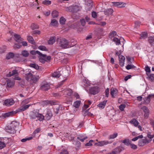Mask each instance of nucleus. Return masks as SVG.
Instances as JSON below:
<instances>
[{
	"label": "nucleus",
	"instance_id": "f257e3e1",
	"mask_svg": "<svg viewBox=\"0 0 154 154\" xmlns=\"http://www.w3.org/2000/svg\"><path fill=\"white\" fill-rule=\"evenodd\" d=\"M19 125V123L15 121H12L5 128L6 131L11 134H14L16 132V128Z\"/></svg>",
	"mask_w": 154,
	"mask_h": 154
},
{
	"label": "nucleus",
	"instance_id": "f03ea898",
	"mask_svg": "<svg viewBox=\"0 0 154 154\" xmlns=\"http://www.w3.org/2000/svg\"><path fill=\"white\" fill-rule=\"evenodd\" d=\"M58 45L63 48H67L69 41L65 38H58L57 40Z\"/></svg>",
	"mask_w": 154,
	"mask_h": 154
},
{
	"label": "nucleus",
	"instance_id": "7ed1b4c3",
	"mask_svg": "<svg viewBox=\"0 0 154 154\" xmlns=\"http://www.w3.org/2000/svg\"><path fill=\"white\" fill-rule=\"evenodd\" d=\"M31 118L33 119L37 118L40 121H42L44 119V116L42 114L39 113L36 111L34 110L31 116Z\"/></svg>",
	"mask_w": 154,
	"mask_h": 154
},
{
	"label": "nucleus",
	"instance_id": "20e7f679",
	"mask_svg": "<svg viewBox=\"0 0 154 154\" xmlns=\"http://www.w3.org/2000/svg\"><path fill=\"white\" fill-rule=\"evenodd\" d=\"M100 88L97 86L91 87L89 90V92L91 94L95 95L99 92Z\"/></svg>",
	"mask_w": 154,
	"mask_h": 154
},
{
	"label": "nucleus",
	"instance_id": "39448f33",
	"mask_svg": "<svg viewBox=\"0 0 154 154\" xmlns=\"http://www.w3.org/2000/svg\"><path fill=\"white\" fill-rule=\"evenodd\" d=\"M26 102V100L22 101L21 104V107L19 108L17 110H16V112L24 111L29 108L30 105V104L27 105L23 106Z\"/></svg>",
	"mask_w": 154,
	"mask_h": 154
},
{
	"label": "nucleus",
	"instance_id": "423d86ee",
	"mask_svg": "<svg viewBox=\"0 0 154 154\" xmlns=\"http://www.w3.org/2000/svg\"><path fill=\"white\" fill-rule=\"evenodd\" d=\"M49 84L47 82L42 83L40 87V89L42 91H47L50 88Z\"/></svg>",
	"mask_w": 154,
	"mask_h": 154
},
{
	"label": "nucleus",
	"instance_id": "0eeeda50",
	"mask_svg": "<svg viewBox=\"0 0 154 154\" xmlns=\"http://www.w3.org/2000/svg\"><path fill=\"white\" fill-rule=\"evenodd\" d=\"M15 103V101L12 98L8 99L5 100L4 102V104L5 106H9L13 105Z\"/></svg>",
	"mask_w": 154,
	"mask_h": 154
},
{
	"label": "nucleus",
	"instance_id": "6e6552de",
	"mask_svg": "<svg viewBox=\"0 0 154 154\" xmlns=\"http://www.w3.org/2000/svg\"><path fill=\"white\" fill-rule=\"evenodd\" d=\"M44 116V118L47 120H49L52 116V114L51 111L50 109H48L47 110L46 112L45 116Z\"/></svg>",
	"mask_w": 154,
	"mask_h": 154
},
{
	"label": "nucleus",
	"instance_id": "1a4fd4ad",
	"mask_svg": "<svg viewBox=\"0 0 154 154\" xmlns=\"http://www.w3.org/2000/svg\"><path fill=\"white\" fill-rule=\"evenodd\" d=\"M141 109L143 110L144 112V118L145 119H147L149 117V111L147 108L145 106H143L142 107Z\"/></svg>",
	"mask_w": 154,
	"mask_h": 154
},
{
	"label": "nucleus",
	"instance_id": "9d476101",
	"mask_svg": "<svg viewBox=\"0 0 154 154\" xmlns=\"http://www.w3.org/2000/svg\"><path fill=\"white\" fill-rule=\"evenodd\" d=\"M151 140H147L146 139H141L139 140L138 145L140 146H143L147 143H148L151 141Z\"/></svg>",
	"mask_w": 154,
	"mask_h": 154
},
{
	"label": "nucleus",
	"instance_id": "9b49d317",
	"mask_svg": "<svg viewBox=\"0 0 154 154\" xmlns=\"http://www.w3.org/2000/svg\"><path fill=\"white\" fill-rule=\"evenodd\" d=\"M111 143V142L107 140H103L98 142L96 143V144L98 146H102Z\"/></svg>",
	"mask_w": 154,
	"mask_h": 154
},
{
	"label": "nucleus",
	"instance_id": "f8f14e48",
	"mask_svg": "<svg viewBox=\"0 0 154 154\" xmlns=\"http://www.w3.org/2000/svg\"><path fill=\"white\" fill-rule=\"evenodd\" d=\"M115 6L119 8H123L125 7L126 4L121 2H112Z\"/></svg>",
	"mask_w": 154,
	"mask_h": 154
},
{
	"label": "nucleus",
	"instance_id": "ddd939ff",
	"mask_svg": "<svg viewBox=\"0 0 154 154\" xmlns=\"http://www.w3.org/2000/svg\"><path fill=\"white\" fill-rule=\"evenodd\" d=\"M81 9V7L77 5L71 6V12H76L79 11Z\"/></svg>",
	"mask_w": 154,
	"mask_h": 154
},
{
	"label": "nucleus",
	"instance_id": "4468645a",
	"mask_svg": "<svg viewBox=\"0 0 154 154\" xmlns=\"http://www.w3.org/2000/svg\"><path fill=\"white\" fill-rule=\"evenodd\" d=\"M14 40L17 42L21 43V42L22 41V39L20 35L16 34H14Z\"/></svg>",
	"mask_w": 154,
	"mask_h": 154
},
{
	"label": "nucleus",
	"instance_id": "2eb2a0df",
	"mask_svg": "<svg viewBox=\"0 0 154 154\" xmlns=\"http://www.w3.org/2000/svg\"><path fill=\"white\" fill-rule=\"evenodd\" d=\"M17 113L15 111H11L5 113H4L2 115V117L4 118L9 117L11 116H13L14 114Z\"/></svg>",
	"mask_w": 154,
	"mask_h": 154
},
{
	"label": "nucleus",
	"instance_id": "dca6fc26",
	"mask_svg": "<svg viewBox=\"0 0 154 154\" xmlns=\"http://www.w3.org/2000/svg\"><path fill=\"white\" fill-rule=\"evenodd\" d=\"M57 102L55 101L52 100H45L43 102L44 105H47L50 104L51 105H55L57 104Z\"/></svg>",
	"mask_w": 154,
	"mask_h": 154
},
{
	"label": "nucleus",
	"instance_id": "f3484780",
	"mask_svg": "<svg viewBox=\"0 0 154 154\" xmlns=\"http://www.w3.org/2000/svg\"><path fill=\"white\" fill-rule=\"evenodd\" d=\"M39 59L40 61L42 63H44L46 60L45 58V54H42L41 53V54H39Z\"/></svg>",
	"mask_w": 154,
	"mask_h": 154
},
{
	"label": "nucleus",
	"instance_id": "a211bd4d",
	"mask_svg": "<svg viewBox=\"0 0 154 154\" xmlns=\"http://www.w3.org/2000/svg\"><path fill=\"white\" fill-rule=\"evenodd\" d=\"M33 76L32 74L29 72L26 74V78L28 81H31Z\"/></svg>",
	"mask_w": 154,
	"mask_h": 154
},
{
	"label": "nucleus",
	"instance_id": "6ab92c4d",
	"mask_svg": "<svg viewBox=\"0 0 154 154\" xmlns=\"http://www.w3.org/2000/svg\"><path fill=\"white\" fill-rule=\"evenodd\" d=\"M118 91L116 88H112L111 90V94L113 97H115L118 93Z\"/></svg>",
	"mask_w": 154,
	"mask_h": 154
},
{
	"label": "nucleus",
	"instance_id": "aec40b11",
	"mask_svg": "<svg viewBox=\"0 0 154 154\" xmlns=\"http://www.w3.org/2000/svg\"><path fill=\"white\" fill-rule=\"evenodd\" d=\"M107 100H104L103 101L100 103L97 106L100 109H103L104 108L106 105V103Z\"/></svg>",
	"mask_w": 154,
	"mask_h": 154
},
{
	"label": "nucleus",
	"instance_id": "412c9836",
	"mask_svg": "<svg viewBox=\"0 0 154 154\" xmlns=\"http://www.w3.org/2000/svg\"><path fill=\"white\" fill-rule=\"evenodd\" d=\"M113 12V10L111 8L106 9L104 11L105 14L107 15L111 14Z\"/></svg>",
	"mask_w": 154,
	"mask_h": 154
},
{
	"label": "nucleus",
	"instance_id": "4be33fe9",
	"mask_svg": "<svg viewBox=\"0 0 154 154\" xmlns=\"http://www.w3.org/2000/svg\"><path fill=\"white\" fill-rule=\"evenodd\" d=\"M19 74L17 70V69H14L12 70V72H10L7 74V76L10 77L12 75L15 74L18 75Z\"/></svg>",
	"mask_w": 154,
	"mask_h": 154
},
{
	"label": "nucleus",
	"instance_id": "5701e85b",
	"mask_svg": "<svg viewBox=\"0 0 154 154\" xmlns=\"http://www.w3.org/2000/svg\"><path fill=\"white\" fill-rule=\"evenodd\" d=\"M7 86L8 87L10 88L13 86L14 83L12 81L8 79L7 80Z\"/></svg>",
	"mask_w": 154,
	"mask_h": 154
},
{
	"label": "nucleus",
	"instance_id": "b1692460",
	"mask_svg": "<svg viewBox=\"0 0 154 154\" xmlns=\"http://www.w3.org/2000/svg\"><path fill=\"white\" fill-rule=\"evenodd\" d=\"M55 37L54 36L51 37L50 39L48 41V43L50 45H52L55 42Z\"/></svg>",
	"mask_w": 154,
	"mask_h": 154
},
{
	"label": "nucleus",
	"instance_id": "393cba45",
	"mask_svg": "<svg viewBox=\"0 0 154 154\" xmlns=\"http://www.w3.org/2000/svg\"><path fill=\"white\" fill-rule=\"evenodd\" d=\"M129 122L130 123L133 124L135 127L137 126L139 124L138 121L135 119H132Z\"/></svg>",
	"mask_w": 154,
	"mask_h": 154
},
{
	"label": "nucleus",
	"instance_id": "a878e982",
	"mask_svg": "<svg viewBox=\"0 0 154 154\" xmlns=\"http://www.w3.org/2000/svg\"><path fill=\"white\" fill-rule=\"evenodd\" d=\"M60 75V72L59 71L55 72L54 73H53L51 75L53 77L55 78H59Z\"/></svg>",
	"mask_w": 154,
	"mask_h": 154
},
{
	"label": "nucleus",
	"instance_id": "bb28decb",
	"mask_svg": "<svg viewBox=\"0 0 154 154\" xmlns=\"http://www.w3.org/2000/svg\"><path fill=\"white\" fill-rule=\"evenodd\" d=\"M21 54L22 56L25 57H28L29 55V53L27 51L24 50L21 51Z\"/></svg>",
	"mask_w": 154,
	"mask_h": 154
},
{
	"label": "nucleus",
	"instance_id": "cd10ccee",
	"mask_svg": "<svg viewBox=\"0 0 154 154\" xmlns=\"http://www.w3.org/2000/svg\"><path fill=\"white\" fill-rule=\"evenodd\" d=\"M120 40V39H119L116 37L112 39V41L115 42L116 45H119L120 44L121 42Z\"/></svg>",
	"mask_w": 154,
	"mask_h": 154
},
{
	"label": "nucleus",
	"instance_id": "c85d7f7f",
	"mask_svg": "<svg viewBox=\"0 0 154 154\" xmlns=\"http://www.w3.org/2000/svg\"><path fill=\"white\" fill-rule=\"evenodd\" d=\"M148 41L151 45H154V36L149 37L148 38Z\"/></svg>",
	"mask_w": 154,
	"mask_h": 154
},
{
	"label": "nucleus",
	"instance_id": "c756f323",
	"mask_svg": "<svg viewBox=\"0 0 154 154\" xmlns=\"http://www.w3.org/2000/svg\"><path fill=\"white\" fill-rule=\"evenodd\" d=\"M27 40L28 42L31 44H34L35 43L33 38L31 36H28Z\"/></svg>",
	"mask_w": 154,
	"mask_h": 154
},
{
	"label": "nucleus",
	"instance_id": "7c9ffc66",
	"mask_svg": "<svg viewBox=\"0 0 154 154\" xmlns=\"http://www.w3.org/2000/svg\"><path fill=\"white\" fill-rule=\"evenodd\" d=\"M65 94H66L68 96H71L72 94V91L70 89H66L63 91Z\"/></svg>",
	"mask_w": 154,
	"mask_h": 154
},
{
	"label": "nucleus",
	"instance_id": "2f4dec72",
	"mask_svg": "<svg viewBox=\"0 0 154 154\" xmlns=\"http://www.w3.org/2000/svg\"><path fill=\"white\" fill-rule=\"evenodd\" d=\"M122 142L124 143L125 145L127 146H129L130 145L131 143V141L129 140V139H125L123 140Z\"/></svg>",
	"mask_w": 154,
	"mask_h": 154
},
{
	"label": "nucleus",
	"instance_id": "473e14b6",
	"mask_svg": "<svg viewBox=\"0 0 154 154\" xmlns=\"http://www.w3.org/2000/svg\"><path fill=\"white\" fill-rule=\"evenodd\" d=\"M73 40H71L69 42L68 48L72 47L75 46L76 44V42H74Z\"/></svg>",
	"mask_w": 154,
	"mask_h": 154
},
{
	"label": "nucleus",
	"instance_id": "72a5a7b5",
	"mask_svg": "<svg viewBox=\"0 0 154 154\" xmlns=\"http://www.w3.org/2000/svg\"><path fill=\"white\" fill-rule=\"evenodd\" d=\"M58 23L57 21L55 19H53L51 20V22L50 24V26H55Z\"/></svg>",
	"mask_w": 154,
	"mask_h": 154
},
{
	"label": "nucleus",
	"instance_id": "f704fd0d",
	"mask_svg": "<svg viewBox=\"0 0 154 154\" xmlns=\"http://www.w3.org/2000/svg\"><path fill=\"white\" fill-rule=\"evenodd\" d=\"M52 15L53 18L57 17L58 16V12L56 11H54L52 12Z\"/></svg>",
	"mask_w": 154,
	"mask_h": 154
},
{
	"label": "nucleus",
	"instance_id": "c9c22d12",
	"mask_svg": "<svg viewBox=\"0 0 154 154\" xmlns=\"http://www.w3.org/2000/svg\"><path fill=\"white\" fill-rule=\"evenodd\" d=\"M118 136L117 133H114L113 134L110 135L108 137L109 139H113L115 138Z\"/></svg>",
	"mask_w": 154,
	"mask_h": 154
},
{
	"label": "nucleus",
	"instance_id": "e433bc0d",
	"mask_svg": "<svg viewBox=\"0 0 154 154\" xmlns=\"http://www.w3.org/2000/svg\"><path fill=\"white\" fill-rule=\"evenodd\" d=\"M30 53L31 54L33 55H35L36 54H37L38 55L41 54V53L38 51L32 50L30 51Z\"/></svg>",
	"mask_w": 154,
	"mask_h": 154
},
{
	"label": "nucleus",
	"instance_id": "4c0bfd02",
	"mask_svg": "<svg viewBox=\"0 0 154 154\" xmlns=\"http://www.w3.org/2000/svg\"><path fill=\"white\" fill-rule=\"evenodd\" d=\"M122 147L119 146L115 148L114 150L117 154L120 153L122 151Z\"/></svg>",
	"mask_w": 154,
	"mask_h": 154
},
{
	"label": "nucleus",
	"instance_id": "58836bf2",
	"mask_svg": "<svg viewBox=\"0 0 154 154\" xmlns=\"http://www.w3.org/2000/svg\"><path fill=\"white\" fill-rule=\"evenodd\" d=\"M29 66L36 69H38L39 68L38 66L36 63H31L29 64Z\"/></svg>",
	"mask_w": 154,
	"mask_h": 154
},
{
	"label": "nucleus",
	"instance_id": "ea45409f",
	"mask_svg": "<svg viewBox=\"0 0 154 154\" xmlns=\"http://www.w3.org/2000/svg\"><path fill=\"white\" fill-rule=\"evenodd\" d=\"M116 31H113L110 33L109 35V37L111 38H112L114 36H116Z\"/></svg>",
	"mask_w": 154,
	"mask_h": 154
},
{
	"label": "nucleus",
	"instance_id": "a19ab883",
	"mask_svg": "<svg viewBox=\"0 0 154 154\" xmlns=\"http://www.w3.org/2000/svg\"><path fill=\"white\" fill-rule=\"evenodd\" d=\"M14 54L10 52L6 56V58L7 59H9L13 57L14 56Z\"/></svg>",
	"mask_w": 154,
	"mask_h": 154
},
{
	"label": "nucleus",
	"instance_id": "79ce46f5",
	"mask_svg": "<svg viewBox=\"0 0 154 154\" xmlns=\"http://www.w3.org/2000/svg\"><path fill=\"white\" fill-rule=\"evenodd\" d=\"M22 46L21 45L20 43H16L14 44L13 46L14 48L15 49H17L20 48Z\"/></svg>",
	"mask_w": 154,
	"mask_h": 154
},
{
	"label": "nucleus",
	"instance_id": "37998d69",
	"mask_svg": "<svg viewBox=\"0 0 154 154\" xmlns=\"http://www.w3.org/2000/svg\"><path fill=\"white\" fill-rule=\"evenodd\" d=\"M66 21V19L62 17L60 18V23L61 24H64Z\"/></svg>",
	"mask_w": 154,
	"mask_h": 154
},
{
	"label": "nucleus",
	"instance_id": "c03bdc74",
	"mask_svg": "<svg viewBox=\"0 0 154 154\" xmlns=\"http://www.w3.org/2000/svg\"><path fill=\"white\" fill-rule=\"evenodd\" d=\"M143 136L142 135H140L132 139L131 140L132 141H135L137 140L138 139L142 138H143Z\"/></svg>",
	"mask_w": 154,
	"mask_h": 154
},
{
	"label": "nucleus",
	"instance_id": "a18cd8bd",
	"mask_svg": "<svg viewBox=\"0 0 154 154\" xmlns=\"http://www.w3.org/2000/svg\"><path fill=\"white\" fill-rule=\"evenodd\" d=\"M136 67L133 65L129 64L126 66V68L128 70L135 68Z\"/></svg>",
	"mask_w": 154,
	"mask_h": 154
},
{
	"label": "nucleus",
	"instance_id": "49530a36",
	"mask_svg": "<svg viewBox=\"0 0 154 154\" xmlns=\"http://www.w3.org/2000/svg\"><path fill=\"white\" fill-rule=\"evenodd\" d=\"M147 37V33L146 32H143L140 35V38L141 39H145Z\"/></svg>",
	"mask_w": 154,
	"mask_h": 154
},
{
	"label": "nucleus",
	"instance_id": "de8ad7c7",
	"mask_svg": "<svg viewBox=\"0 0 154 154\" xmlns=\"http://www.w3.org/2000/svg\"><path fill=\"white\" fill-rule=\"evenodd\" d=\"M42 3L46 5H49L51 4V1L48 0H45L43 1Z\"/></svg>",
	"mask_w": 154,
	"mask_h": 154
},
{
	"label": "nucleus",
	"instance_id": "09e8293b",
	"mask_svg": "<svg viewBox=\"0 0 154 154\" xmlns=\"http://www.w3.org/2000/svg\"><path fill=\"white\" fill-rule=\"evenodd\" d=\"M77 138L79 140L83 142L85 139L87 138V137H83L81 136H79L77 137Z\"/></svg>",
	"mask_w": 154,
	"mask_h": 154
},
{
	"label": "nucleus",
	"instance_id": "8fccbe9b",
	"mask_svg": "<svg viewBox=\"0 0 154 154\" xmlns=\"http://www.w3.org/2000/svg\"><path fill=\"white\" fill-rule=\"evenodd\" d=\"M81 103L80 101H77L75 102L74 103V106L76 108H78L79 106Z\"/></svg>",
	"mask_w": 154,
	"mask_h": 154
},
{
	"label": "nucleus",
	"instance_id": "3c124183",
	"mask_svg": "<svg viewBox=\"0 0 154 154\" xmlns=\"http://www.w3.org/2000/svg\"><path fill=\"white\" fill-rule=\"evenodd\" d=\"M38 81V79L35 77H32V79L30 81H29L31 83H35Z\"/></svg>",
	"mask_w": 154,
	"mask_h": 154
},
{
	"label": "nucleus",
	"instance_id": "603ef678",
	"mask_svg": "<svg viewBox=\"0 0 154 154\" xmlns=\"http://www.w3.org/2000/svg\"><path fill=\"white\" fill-rule=\"evenodd\" d=\"M31 27L32 29H38V26L37 24H32L31 25Z\"/></svg>",
	"mask_w": 154,
	"mask_h": 154
},
{
	"label": "nucleus",
	"instance_id": "864d4df0",
	"mask_svg": "<svg viewBox=\"0 0 154 154\" xmlns=\"http://www.w3.org/2000/svg\"><path fill=\"white\" fill-rule=\"evenodd\" d=\"M150 101V98L149 97V95L148 96L145 98V99L144 100L145 102L146 103L148 104L149 103Z\"/></svg>",
	"mask_w": 154,
	"mask_h": 154
},
{
	"label": "nucleus",
	"instance_id": "5fc2aeb1",
	"mask_svg": "<svg viewBox=\"0 0 154 154\" xmlns=\"http://www.w3.org/2000/svg\"><path fill=\"white\" fill-rule=\"evenodd\" d=\"M38 48L42 51H47L48 50L46 47L44 46L41 45L38 47Z\"/></svg>",
	"mask_w": 154,
	"mask_h": 154
},
{
	"label": "nucleus",
	"instance_id": "6e6d98bb",
	"mask_svg": "<svg viewBox=\"0 0 154 154\" xmlns=\"http://www.w3.org/2000/svg\"><path fill=\"white\" fill-rule=\"evenodd\" d=\"M125 60V59L123 58V59L122 58V60H119V64L121 66H124Z\"/></svg>",
	"mask_w": 154,
	"mask_h": 154
},
{
	"label": "nucleus",
	"instance_id": "4d7b16f0",
	"mask_svg": "<svg viewBox=\"0 0 154 154\" xmlns=\"http://www.w3.org/2000/svg\"><path fill=\"white\" fill-rule=\"evenodd\" d=\"M127 60L128 61V63L129 64H131L132 63V60H133V59L129 57H126Z\"/></svg>",
	"mask_w": 154,
	"mask_h": 154
},
{
	"label": "nucleus",
	"instance_id": "13d9d810",
	"mask_svg": "<svg viewBox=\"0 0 154 154\" xmlns=\"http://www.w3.org/2000/svg\"><path fill=\"white\" fill-rule=\"evenodd\" d=\"M32 137H27L26 138H25L24 139H23L21 140V141L23 142H26V141L27 140H29L32 139Z\"/></svg>",
	"mask_w": 154,
	"mask_h": 154
},
{
	"label": "nucleus",
	"instance_id": "bf43d9fd",
	"mask_svg": "<svg viewBox=\"0 0 154 154\" xmlns=\"http://www.w3.org/2000/svg\"><path fill=\"white\" fill-rule=\"evenodd\" d=\"M83 112L85 116L86 115H88L89 116H92L93 115L92 113L90 112H88L87 111H84Z\"/></svg>",
	"mask_w": 154,
	"mask_h": 154
},
{
	"label": "nucleus",
	"instance_id": "052dcab7",
	"mask_svg": "<svg viewBox=\"0 0 154 154\" xmlns=\"http://www.w3.org/2000/svg\"><path fill=\"white\" fill-rule=\"evenodd\" d=\"M149 78L150 79V80L152 82H154V74H151L149 77Z\"/></svg>",
	"mask_w": 154,
	"mask_h": 154
},
{
	"label": "nucleus",
	"instance_id": "680f3d73",
	"mask_svg": "<svg viewBox=\"0 0 154 154\" xmlns=\"http://www.w3.org/2000/svg\"><path fill=\"white\" fill-rule=\"evenodd\" d=\"M125 105L122 104L119 106V108L121 111H122L124 110V109L125 108Z\"/></svg>",
	"mask_w": 154,
	"mask_h": 154
},
{
	"label": "nucleus",
	"instance_id": "e2e57ef3",
	"mask_svg": "<svg viewBox=\"0 0 154 154\" xmlns=\"http://www.w3.org/2000/svg\"><path fill=\"white\" fill-rule=\"evenodd\" d=\"M134 23H135V26H134L135 27V28H137L139 27V26L140 25V23L139 21H136Z\"/></svg>",
	"mask_w": 154,
	"mask_h": 154
},
{
	"label": "nucleus",
	"instance_id": "0e129e2a",
	"mask_svg": "<svg viewBox=\"0 0 154 154\" xmlns=\"http://www.w3.org/2000/svg\"><path fill=\"white\" fill-rule=\"evenodd\" d=\"M5 146V144L3 142L0 141V149H1Z\"/></svg>",
	"mask_w": 154,
	"mask_h": 154
},
{
	"label": "nucleus",
	"instance_id": "69168bd1",
	"mask_svg": "<svg viewBox=\"0 0 154 154\" xmlns=\"http://www.w3.org/2000/svg\"><path fill=\"white\" fill-rule=\"evenodd\" d=\"M45 60H45V61L46 62H48V61H50L51 59V56H49L46 57V55H45Z\"/></svg>",
	"mask_w": 154,
	"mask_h": 154
},
{
	"label": "nucleus",
	"instance_id": "338daca9",
	"mask_svg": "<svg viewBox=\"0 0 154 154\" xmlns=\"http://www.w3.org/2000/svg\"><path fill=\"white\" fill-rule=\"evenodd\" d=\"M93 141L92 140H90V141L88 143H86L85 144V146H91L92 145V142Z\"/></svg>",
	"mask_w": 154,
	"mask_h": 154
},
{
	"label": "nucleus",
	"instance_id": "774afa93",
	"mask_svg": "<svg viewBox=\"0 0 154 154\" xmlns=\"http://www.w3.org/2000/svg\"><path fill=\"white\" fill-rule=\"evenodd\" d=\"M60 154H68V152L66 150L64 149L60 152Z\"/></svg>",
	"mask_w": 154,
	"mask_h": 154
}]
</instances>
